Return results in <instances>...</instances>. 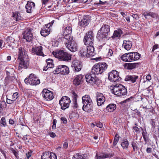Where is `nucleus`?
<instances>
[{"label": "nucleus", "instance_id": "nucleus-1", "mask_svg": "<svg viewBox=\"0 0 159 159\" xmlns=\"http://www.w3.org/2000/svg\"><path fill=\"white\" fill-rule=\"evenodd\" d=\"M18 58L20 60L18 70H20L22 68H27L29 65V60L25 50L22 47L19 48Z\"/></svg>", "mask_w": 159, "mask_h": 159}, {"label": "nucleus", "instance_id": "nucleus-2", "mask_svg": "<svg viewBox=\"0 0 159 159\" xmlns=\"http://www.w3.org/2000/svg\"><path fill=\"white\" fill-rule=\"evenodd\" d=\"M110 26L103 24L98 32L97 38L99 41L105 42L110 39Z\"/></svg>", "mask_w": 159, "mask_h": 159}, {"label": "nucleus", "instance_id": "nucleus-3", "mask_svg": "<svg viewBox=\"0 0 159 159\" xmlns=\"http://www.w3.org/2000/svg\"><path fill=\"white\" fill-rule=\"evenodd\" d=\"M83 105L82 109L85 112L90 113L93 111V102L89 95H85L82 98Z\"/></svg>", "mask_w": 159, "mask_h": 159}, {"label": "nucleus", "instance_id": "nucleus-4", "mask_svg": "<svg viewBox=\"0 0 159 159\" xmlns=\"http://www.w3.org/2000/svg\"><path fill=\"white\" fill-rule=\"evenodd\" d=\"M111 91L114 95L120 97L126 95L127 94L126 88L120 84L114 85Z\"/></svg>", "mask_w": 159, "mask_h": 159}, {"label": "nucleus", "instance_id": "nucleus-5", "mask_svg": "<svg viewBox=\"0 0 159 159\" xmlns=\"http://www.w3.org/2000/svg\"><path fill=\"white\" fill-rule=\"evenodd\" d=\"M108 65L104 62H99L95 64L91 69L92 73L94 75L101 74L107 69Z\"/></svg>", "mask_w": 159, "mask_h": 159}, {"label": "nucleus", "instance_id": "nucleus-6", "mask_svg": "<svg viewBox=\"0 0 159 159\" xmlns=\"http://www.w3.org/2000/svg\"><path fill=\"white\" fill-rule=\"evenodd\" d=\"M52 54L55 57L64 61H68L71 60V55L63 50L53 51Z\"/></svg>", "mask_w": 159, "mask_h": 159}, {"label": "nucleus", "instance_id": "nucleus-7", "mask_svg": "<svg viewBox=\"0 0 159 159\" xmlns=\"http://www.w3.org/2000/svg\"><path fill=\"white\" fill-rule=\"evenodd\" d=\"M140 56L139 53L133 52L125 54L121 56L120 58L124 61L130 62L139 59Z\"/></svg>", "mask_w": 159, "mask_h": 159}, {"label": "nucleus", "instance_id": "nucleus-8", "mask_svg": "<svg viewBox=\"0 0 159 159\" xmlns=\"http://www.w3.org/2000/svg\"><path fill=\"white\" fill-rule=\"evenodd\" d=\"M66 45V47L70 51L75 52L77 50V45L76 43L73 40V38L71 39H68L67 40H63Z\"/></svg>", "mask_w": 159, "mask_h": 159}, {"label": "nucleus", "instance_id": "nucleus-9", "mask_svg": "<svg viewBox=\"0 0 159 159\" xmlns=\"http://www.w3.org/2000/svg\"><path fill=\"white\" fill-rule=\"evenodd\" d=\"M24 81L26 84L32 85H36L40 83V80L35 77L33 74H30L29 78H25Z\"/></svg>", "mask_w": 159, "mask_h": 159}, {"label": "nucleus", "instance_id": "nucleus-10", "mask_svg": "<svg viewBox=\"0 0 159 159\" xmlns=\"http://www.w3.org/2000/svg\"><path fill=\"white\" fill-rule=\"evenodd\" d=\"M53 72L54 74L60 73L64 75H67L69 73V68L66 65H59L57 66L55 70Z\"/></svg>", "mask_w": 159, "mask_h": 159}, {"label": "nucleus", "instance_id": "nucleus-11", "mask_svg": "<svg viewBox=\"0 0 159 159\" xmlns=\"http://www.w3.org/2000/svg\"><path fill=\"white\" fill-rule=\"evenodd\" d=\"M108 79L112 82L119 81L121 78L119 75V72L116 70H113L108 73Z\"/></svg>", "mask_w": 159, "mask_h": 159}, {"label": "nucleus", "instance_id": "nucleus-12", "mask_svg": "<svg viewBox=\"0 0 159 159\" xmlns=\"http://www.w3.org/2000/svg\"><path fill=\"white\" fill-rule=\"evenodd\" d=\"M70 103V98L67 96L62 97L59 101V104L61 106V108L65 110L69 107Z\"/></svg>", "mask_w": 159, "mask_h": 159}, {"label": "nucleus", "instance_id": "nucleus-13", "mask_svg": "<svg viewBox=\"0 0 159 159\" xmlns=\"http://www.w3.org/2000/svg\"><path fill=\"white\" fill-rule=\"evenodd\" d=\"M94 41L93 32L91 31H88L84 37V42L86 45H93Z\"/></svg>", "mask_w": 159, "mask_h": 159}, {"label": "nucleus", "instance_id": "nucleus-14", "mask_svg": "<svg viewBox=\"0 0 159 159\" xmlns=\"http://www.w3.org/2000/svg\"><path fill=\"white\" fill-rule=\"evenodd\" d=\"M33 29L29 28L26 29L23 33V38L27 42H31L33 38V34L31 31Z\"/></svg>", "mask_w": 159, "mask_h": 159}, {"label": "nucleus", "instance_id": "nucleus-15", "mask_svg": "<svg viewBox=\"0 0 159 159\" xmlns=\"http://www.w3.org/2000/svg\"><path fill=\"white\" fill-rule=\"evenodd\" d=\"M41 94L47 101H50L54 97L53 93L46 89L43 90Z\"/></svg>", "mask_w": 159, "mask_h": 159}, {"label": "nucleus", "instance_id": "nucleus-16", "mask_svg": "<svg viewBox=\"0 0 159 159\" xmlns=\"http://www.w3.org/2000/svg\"><path fill=\"white\" fill-rule=\"evenodd\" d=\"M90 16H85L81 19H79L78 25L81 27H85L87 26L90 21Z\"/></svg>", "mask_w": 159, "mask_h": 159}, {"label": "nucleus", "instance_id": "nucleus-17", "mask_svg": "<svg viewBox=\"0 0 159 159\" xmlns=\"http://www.w3.org/2000/svg\"><path fill=\"white\" fill-rule=\"evenodd\" d=\"M72 32V28L70 26H68L66 27L64 31H63L64 38H63V40L66 39L67 40L68 39H72L73 36L71 35Z\"/></svg>", "mask_w": 159, "mask_h": 159}, {"label": "nucleus", "instance_id": "nucleus-18", "mask_svg": "<svg viewBox=\"0 0 159 159\" xmlns=\"http://www.w3.org/2000/svg\"><path fill=\"white\" fill-rule=\"evenodd\" d=\"M41 159H57V158L54 153L49 151H46L43 153L41 156Z\"/></svg>", "mask_w": 159, "mask_h": 159}, {"label": "nucleus", "instance_id": "nucleus-19", "mask_svg": "<svg viewBox=\"0 0 159 159\" xmlns=\"http://www.w3.org/2000/svg\"><path fill=\"white\" fill-rule=\"evenodd\" d=\"M114 155L113 152H111L108 153H96L95 157V159H104L107 158L113 157Z\"/></svg>", "mask_w": 159, "mask_h": 159}, {"label": "nucleus", "instance_id": "nucleus-20", "mask_svg": "<svg viewBox=\"0 0 159 159\" xmlns=\"http://www.w3.org/2000/svg\"><path fill=\"white\" fill-rule=\"evenodd\" d=\"M96 97L97 105L99 106L103 104L105 101V97L102 93L97 92L96 93Z\"/></svg>", "mask_w": 159, "mask_h": 159}, {"label": "nucleus", "instance_id": "nucleus-21", "mask_svg": "<svg viewBox=\"0 0 159 159\" xmlns=\"http://www.w3.org/2000/svg\"><path fill=\"white\" fill-rule=\"evenodd\" d=\"M42 50L43 47L42 46H39L35 48H32V51L33 53H35L37 55L44 57L45 55L43 52Z\"/></svg>", "mask_w": 159, "mask_h": 159}, {"label": "nucleus", "instance_id": "nucleus-22", "mask_svg": "<svg viewBox=\"0 0 159 159\" xmlns=\"http://www.w3.org/2000/svg\"><path fill=\"white\" fill-rule=\"evenodd\" d=\"M71 67L75 72H78L81 70L82 65L80 62L75 61L72 63Z\"/></svg>", "mask_w": 159, "mask_h": 159}, {"label": "nucleus", "instance_id": "nucleus-23", "mask_svg": "<svg viewBox=\"0 0 159 159\" xmlns=\"http://www.w3.org/2000/svg\"><path fill=\"white\" fill-rule=\"evenodd\" d=\"M85 77L86 81L87 83L91 84H93V83L97 84V82L98 80V79L92 77L90 74H86Z\"/></svg>", "mask_w": 159, "mask_h": 159}, {"label": "nucleus", "instance_id": "nucleus-24", "mask_svg": "<svg viewBox=\"0 0 159 159\" xmlns=\"http://www.w3.org/2000/svg\"><path fill=\"white\" fill-rule=\"evenodd\" d=\"M87 57L94 56L95 54L94 48L92 45H89L86 47Z\"/></svg>", "mask_w": 159, "mask_h": 159}, {"label": "nucleus", "instance_id": "nucleus-25", "mask_svg": "<svg viewBox=\"0 0 159 159\" xmlns=\"http://www.w3.org/2000/svg\"><path fill=\"white\" fill-rule=\"evenodd\" d=\"M50 31V28L48 27V25H45L40 31V34L42 36L46 37L49 34Z\"/></svg>", "mask_w": 159, "mask_h": 159}, {"label": "nucleus", "instance_id": "nucleus-26", "mask_svg": "<svg viewBox=\"0 0 159 159\" xmlns=\"http://www.w3.org/2000/svg\"><path fill=\"white\" fill-rule=\"evenodd\" d=\"M83 76L81 75H77L73 81V84L76 86L79 85L82 82Z\"/></svg>", "mask_w": 159, "mask_h": 159}, {"label": "nucleus", "instance_id": "nucleus-27", "mask_svg": "<svg viewBox=\"0 0 159 159\" xmlns=\"http://www.w3.org/2000/svg\"><path fill=\"white\" fill-rule=\"evenodd\" d=\"M139 76L135 75H127L125 78V80L126 81H130L132 83H135L136 80L138 78Z\"/></svg>", "mask_w": 159, "mask_h": 159}, {"label": "nucleus", "instance_id": "nucleus-28", "mask_svg": "<svg viewBox=\"0 0 159 159\" xmlns=\"http://www.w3.org/2000/svg\"><path fill=\"white\" fill-rule=\"evenodd\" d=\"M35 5L33 2H28L25 6L26 11L28 13L31 12L32 8H34Z\"/></svg>", "mask_w": 159, "mask_h": 159}, {"label": "nucleus", "instance_id": "nucleus-29", "mask_svg": "<svg viewBox=\"0 0 159 159\" xmlns=\"http://www.w3.org/2000/svg\"><path fill=\"white\" fill-rule=\"evenodd\" d=\"M132 45V42L130 41H124L123 47L125 49L127 50H129L131 48Z\"/></svg>", "mask_w": 159, "mask_h": 159}, {"label": "nucleus", "instance_id": "nucleus-30", "mask_svg": "<svg viewBox=\"0 0 159 159\" xmlns=\"http://www.w3.org/2000/svg\"><path fill=\"white\" fill-rule=\"evenodd\" d=\"M141 128L142 130V134L144 141L146 143L149 142L150 140V139L146 129H143L141 127Z\"/></svg>", "mask_w": 159, "mask_h": 159}, {"label": "nucleus", "instance_id": "nucleus-31", "mask_svg": "<svg viewBox=\"0 0 159 159\" xmlns=\"http://www.w3.org/2000/svg\"><path fill=\"white\" fill-rule=\"evenodd\" d=\"M122 34V32L120 29H118L117 30H115L114 31L113 35L111 37L112 39L115 38L120 37Z\"/></svg>", "mask_w": 159, "mask_h": 159}, {"label": "nucleus", "instance_id": "nucleus-32", "mask_svg": "<svg viewBox=\"0 0 159 159\" xmlns=\"http://www.w3.org/2000/svg\"><path fill=\"white\" fill-rule=\"evenodd\" d=\"M14 80V77L13 76H7L4 80V84L5 85L12 83Z\"/></svg>", "mask_w": 159, "mask_h": 159}, {"label": "nucleus", "instance_id": "nucleus-33", "mask_svg": "<svg viewBox=\"0 0 159 159\" xmlns=\"http://www.w3.org/2000/svg\"><path fill=\"white\" fill-rule=\"evenodd\" d=\"M140 64L139 63H128L126 64V67L128 69H132L134 68Z\"/></svg>", "mask_w": 159, "mask_h": 159}, {"label": "nucleus", "instance_id": "nucleus-34", "mask_svg": "<svg viewBox=\"0 0 159 159\" xmlns=\"http://www.w3.org/2000/svg\"><path fill=\"white\" fill-rule=\"evenodd\" d=\"M116 109V105L114 104H110L107 107V109L109 112H112Z\"/></svg>", "mask_w": 159, "mask_h": 159}, {"label": "nucleus", "instance_id": "nucleus-35", "mask_svg": "<svg viewBox=\"0 0 159 159\" xmlns=\"http://www.w3.org/2000/svg\"><path fill=\"white\" fill-rule=\"evenodd\" d=\"M79 54L81 57L85 56L87 57V49H86L85 48H81L79 52Z\"/></svg>", "mask_w": 159, "mask_h": 159}, {"label": "nucleus", "instance_id": "nucleus-36", "mask_svg": "<svg viewBox=\"0 0 159 159\" xmlns=\"http://www.w3.org/2000/svg\"><path fill=\"white\" fill-rule=\"evenodd\" d=\"M129 144V142L126 139H123L121 143V145L124 149L128 148Z\"/></svg>", "mask_w": 159, "mask_h": 159}, {"label": "nucleus", "instance_id": "nucleus-37", "mask_svg": "<svg viewBox=\"0 0 159 159\" xmlns=\"http://www.w3.org/2000/svg\"><path fill=\"white\" fill-rule=\"evenodd\" d=\"M133 149V151L134 152H137L139 149L138 144L136 141H133L131 143Z\"/></svg>", "mask_w": 159, "mask_h": 159}, {"label": "nucleus", "instance_id": "nucleus-38", "mask_svg": "<svg viewBox=\"0 0 159 159\" xmlns=\"http://www.w3.org/2000/svg\"><path fill=\"white\" fill-rule=\"evenodd\" d=\"M85 156L84 155H80L79 153H77L73 157V159H85Z\"/></svg>", "mask_w": 159, "mask_h": 159}, {"label": "nucleus", "instance_id": "nucleus-39", "mask_svg": "<svg viewBox=\"0 0 159 159\" xmlns=\"http://www.w3.org/2000/svg\"><path fill=\"white\" fill-rule=\"evenodd\" d=\"M13 19L16 21H18L21 20V16L19 13H15L13 15Z\"/></svg>", "mask_w": 159, "mask_h": 159}, {"label": "nucleus", "instance_id": "nucleus-40", "mask_svg": "<svg viewBox=\"0 0 159 159\" xmlns=\"http://www.w3.org/2000/svg\"><path fill=\"white\" fill-rule=\"evenodd\" d=\"M74 101V107H77V95L74 92L72 93Z\"/></svg>", "mask_w": 159, "mask_h": 159}, {"label": "nucleus", "instance_id": "nucleus-41", "mask_svg": "<svg viewBox=\"0 0 159 159\" xmlns=\"http://www.w3.org/2000/svg\"><path fill=\"white\" fill-rule=\"evenodd\" d=\"M7 125L6 121L5 118L2 117L0 121V126H1L5 127Z\"/></svg>", "mask_w": 159, "mask_h": 159}, {"label": "nucleus", "instance_id": "nucleus-42", "mask_svg": "<svg viewBox=\"0 0 159 159\" xmlns=\"http://www.w3.org/2000/svg\"><path fill=\"white\" fill-rule=\"evenodd\" d=\"M11 151L14 154L16 158L17 159L19 158V156L18 155V151L17 150H15L13 148H11Z\"/></svg>", "mask_w": 159, "mask_h": 159}, {"label": "nucleus", "instance_id": "nucleus-43", "mask_svg": "<svg viewBox=\"0 0 159 159\" xmlns=\"http://www.w3.org/2000/svg\"><path fill=\"white\" fill-rule=\"evenodd\" d=\"M151 12L150 11H146L144 12L143 15L145 17L146 19H148V16L150 15Z\"/></svg>", "mask_w": 159, "mask_h": 159}, {"label": "nucleus", "instance_id": "nucleus-44", "mask_svg": "<svg viewBox=\"0 0 159 159\" xmlns=\"http://www.w3.org/2000/svg\"><path fill=\"white\" fill-rule=\"evenodd\" d=\"M18 93L17 92L13 94L12 96V99L14 101H15L18 98Z\"/></svg>", "mask_w": 159, "mask_h": 159}, {"label": "nucleus", "instance_id": "nucleus-45", "mask_svg": "<svg viewBox=\"0 0 159 159\" xmlns=\"http://www.w3.org/2000/svg\"><path fill=\"white\" fill-rule=\"evenodd\" d=\"M133 98L132 97H131L125 100L124 101L122 102H121L122 103H123L130 102L131 101V100Z\"/></svg>", "mask_w": 159, "mask_h": 159}, {"label": "nucleus", "instance_id": "nucleus-46", "mask_svg": "<svg viewBox=\"0 0 159 159\" xmlns=\"http://www.w3.org/2000/svg\"><path fill=\"white\" fill-rule=\"evenodd\" d=\"M32 151L30 150L26 154V155L27 159H29L31 156Z\"/></svg>", "mask_w": 159, "mask_h": 159}, {"label": "nucleus", "instance_id": "nucleus-47", "mask_svg": "<svg viewBox=\"0 0 159 159\" xmlns=\"http://www.w3.org/2000/svg\"><path fill=\"white\" fill-rule=\"evenodd\" d=\"M113 54V51L111 49H109L108 51L107 54V56L110 57H111Z\"/></svg>", "mask_w": 159, "mask_h": 159}, {"label": "nucleus", "instance_id": "nucleus-48", "mask_svg": "<svg viewBox=\"0 0 159 159\" xmlns=\"http://www.w3.org/2000/svg\"><path fill=\"white\" fill-rule=\"evenodd\" d=\"M150 122L152 127L155 128V122L154 120L153 119L151 120Z\"/></svg>", "mask_w": 159, "mask_h": 159}, {"label": "nucleus", "instance_id": "nucleus-49", "mask_svg": "<svg viewBox=\"0 0 159 159\" xmlns=\"http://www.w3.org/2000/svg\"><path fill=\"white\" fill-rule=\"evenodd\" d=\"M61 122L64 124H66L67 123V120L66 118L65 117H61Z\"/></svg>", "mask_w": 159, "mask_h": 159}, {"label": "nucleus", "instance_id": "nucleus-50", "mask_svg": "<svg viewBox=\"0 0 159 159\" xmlns=\"http://www.w3.org/2000/svg\"><path fill=\"white\" fill-rule=\"evenodd\" d=\"M5 47L4 43V42L1 39H0V47L2 48Z\"/></svg>", "mask_w": 159, "mask_h": 159}, {"label": "nucleus", "instance_id": "nucleus-51", "mask_svg": "<svg viewBox=\"0 0 159 159\" xmlns=\"http://www.w3.org/2000/svg\"><path fill=\"white\" fill-rule=\"evenodd\" d=\"M157 15L156 13L151 12L150 16L152 17V18H156L157 17Z\"/></svg>", "mask_w": 159, "mask_h": 159}, {"label": "nucleus", "instance_id": "nucleus-52", "mask_svg": "<svg viewBox=\"0 0 159 159\" xmlns=\"http://www.w3.org/2000/svg\"><path fill=\"white\" fill-rule=\"evenodd\" d=\"M0 105H1V106L3 108H5L6 107L7 104L4 101H2L0 103Z\"/></svg>", "mask_w": 159, "mask_h": 159}, {"label": "nucleus", "instance_id": "nucleus-53", "mask_svg": "<svg viewBox=\"0 0 159 159\" xmlns=\"http://www.w3.org/2000/svg\"><path fill=\"white\" fill-rule=\"evenodd\" d=\"M134 111V112L135 115H137L139 116H140L141 115L140 112L138 110H137V109H135Z\"/></svg>", "mask_w": 159, "mask_h": 159}, {"label": "nucleus", "instance_id": "nucleus-54", "mask_svg": "<svg viewBox=\"0 0 159 159\" xmlns=\"http://www.w3.org/2000/svg\"><path fill=\"white\" fill-rule=\"evenodd\" d=\"M96 125L97 127L100 128H102L103 126L102 123L100 122H98L96 123Z\"/></svg>", "mask_w": 159, "mask_h": 159}, {"label": "nucleus", "instance_id": "nucleus-55", "mask_svg": "<svg viewBox=\"0 0 159 159\" xmlns=\"http://www.w3.org/2000/svg\"><path fill=\"white\" fill-rule=\"evenodd\" d=\"M133 129L136 132L140 133L139 129L138 127L134 126L133 127Z\"/></svg>", "mask_w": 159, "mask_h": 159}, {"label": "nucleus", "instance_id": "nucleus-56", "mask_svg": "<svg viewBox=\"0 0 159 159\" xmlns=\"http://www.w3.org/2000/svg\"><path fill=\"white\" fill-rule=\"evenodd\" d=\"M14 100H13L12 99L11 100V99H8L7 98V102L8 104H11L13 103V102H14Z\"/></svg>", "mask_w": 159, "mask_h": 159}, {"label": "nucleus", "instance_id": "nucleus-57", "mask_svg": "<svg viewBox=\"0 0 159 159\" xmlns=\"http://www.w3.org/2000/svg\"><path fill=\"white\" fill-rule=\"evenodd\" d=\"M152 148L148 147L146 149V152L147 153H150L152 152Z\"/></svg>", "mask_w": 159, "mask_h": 159}, {"label": "nucleus", "instance_id": "nucleus-58", "mask_svg": "<svg viewBox=\"0 0 159 159\" xmlns=\"http://www.w3.org/2000/svg\"><path fill=\"white\" fill-rule=\"evenodd\" d=\"M132 16L136 20H138L139 18L138 16L136 14H133Z\"/></svg>", "mask_w": 159, "mask_h": 159}, {"label": "nucleus", "instance_id": "nucleus-59", "mask_svg": "<svg viewBox=\"0 0 159 159\" xmlns=\"http://www.w3.org/2000/svg\"><path fill=\"white\" fill-rule=\"evenodd\" d=\"M46 62L47 63V65L49 64H50L52 63V59H48L46 60Z\"/></svg>", "mask_w": 159, "mask_h": 159}, {"label": "nucleus", "instance_id": "nucleus-60", "mask_svg": "<svg viewBox=\"0 0 159 159\" xmlns=\"http://www.w3.org/2000/svg\"><path fill=\"white\" fill-rule=\"evenodd\" d=\"M68 143L67 142H65L63 144V148H67L68 147Z\"/></svg>", "mask_w": 159, "mask_h": 159}, {"label": "nucleus", "instance_id": "nucleus-61", "mask_svg": "<svg viewBox=\"0 0 159 159\" xmlns=\"http://www.w3.org/2000/svg\"><path fill=\"white\" fill-rule=\"evenodd\" d=\"M0 152L2 153V154L4 156L5 158L6 159H7V157L6 156L5 152L4 150H3L2 149L0 150Z\"/></svg>", "mask_w": 159, "mask_h": 159}, {"label": "nucleus", "instance_id": "nucleus-62", "mask_svg": "<svg viewBox=\"0 0 159 159\" xmlns=\"http://www.w3.org/2000/svg\"><path fill=\"white\" fill-rule=\"evenodd\" d=\"M50 136L52 138H54L56 136L55 134L53 132H51L49 133Z\"/></svg>", "mask_w": 159, "mask_h": 159}, {"label": "nucleus", "instance_id": "nucleus-63", "mask_svg": "<svg viewBox=\"0 0 159 159\" xmlns=\"http://www.w3.org/2000/svg\"><path fill=\"white\" fill-rule=\"evenodd\" d=\"M47 66H48V69L49 68H52L54 67V64H53V63H52L47 65Z\"/></svg>", "mask_w": 159, "mask_h": 159}, {"label": "nucleus", "instance_id": "nucleus-64", "mask_svg": "<svg viewBox=\"0 0 159 159\" xmlns=\"http://www.w3.org/2000/svg\"><path fill=\"white\" fill-rule=\"evenodd\" d=\"M146 79L148 81H150L151 79V77L150 75L148 74L146 77Z\"/></svg>", "mask_w": 159, "mask_h": 159}]
</instances>
